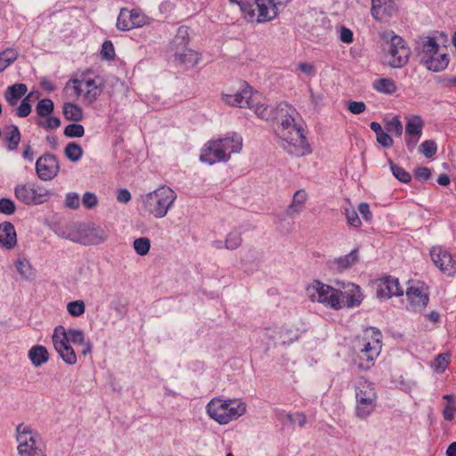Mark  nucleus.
Segmentation results:
<instances>
[{
	"label": "nucleus",
	"instance_id": "1",
	"mask_svg": "<svg viewBox=\"0 0 456 456\" xmlns=\"http://www.w3.org/2000/svg\"><path fill=\"white\" fill-rule=\"evenodd\" d=\"M297 112L291 105L279 117L274 128L275 134L281 142L284 150L294 156H304L311 152L310 145L303 134L300 125L295 121Z\"/></svg>",
	"mask_w": 456,
	"mask_h": 456
},
{
	"label": "nucleus",
	"instance_id": "41",
	"mask_svg": "<svg viewBox=\"0 0 456 456\" xmlns=\"http://www.w3.org/2000/svg\"><path fill=\"white\" fill-rule=\"evenodd\" d=\"M133 247L136 254L141 256H146L151 248V240L147 237H140L134 240Z\"/></svg>",
	"mask_w": 456,
	"mask_h": 456
},
{
	"label": "nucleus",
	"instance_id": "63",
	"mask_svg": "<svg viewBox=\"0 0 456 456\" xmlns=\"http://www.w3.org/2000/svg\"><path fill=\"white\" fill-rule=\"evenodd\" d=\"M297 69L302 73L307 75L310 77H314L316 75V69L313 63L299 62L297 64Z\"/></svg>",
	"mask_w": 456,
	"mask_h": 456
},
{
	"label": "nucleus",
	"instance_id": "28",
	"mask_svg": "<svg viewBox=\"0 0 456 456\" xmlns=\"http://www.w3.org/2000/svg\"><path fill=\"white\" fill-rule=\"evenodd\" d=\"M439 45L434 37H428L421 43V49L418 53L420 63L424 64L425 60L437 55Z\"/></svg>",
	"mask_w": 456,
	"mask_h": 456
},
{
	"label": "nucleus",
	"instance_id": "38",
	"mask_svg": "<svg viewBox=\"0 0 456 456\" xmlns=\"http://www.w3.org/2000/svg\"><path fill=\"white\" fill-rule=\"evenodd\" d=\"M189 43V33L187 27H180L177 33L170 45V50H175V47L186 46Z\"/></svg>",
	"mask_w": 456,
	"mask_h": 456
},
{
	"label": "nucleus",
	"instance_id": "19",
	"mask_svg": "<svg viewBox=\"0 0 456 456\" xmlns=\"http://www.w3.org/2000/svg\"><path fill=\"white\" fill-rule=\"evenodd\" d=\"M338 301L340 305L339 309L358 306L362 301L360 287L354 283H349L344 291L339 290Z\"/></svg>",
	"mask_w": 456,
	"mask_h": 456
},
{
	"label": "nucleus",
	"instance_id": "43",
	"mask_svg": "<svg viewBox=\"0 0 456 456\" xmlns=\"http://www.w3.org/2000/svg\"><path fill=\"white\" fill-rule=\"evenodd\" d=\"M242 243L241 234L237 231L229 232L224 240V247L226 249L234 250L238 248Z\"/></svg>",
	"mask_w": 456,
	"mask_h": 456
},
{
	"label": "nucleus",
	"instance_id": "34",
	"mask_svg": "<svg viewBox=\"0 0 456 456\" xmlns=\"http://www.w3.org/2000/svg\"><path fill=\"white\" fill-rule=\"evenodd\" d=\"M373 88L379 93L393 94L396 92L397 86L392 78H379L373 82Z\"/></svg>",
	"mask_w": 456,
	"mask_h": 456
},
{
	"label": "nucleus",
	"instance_id": "47",
	"mask_svg": "<svg viewBox=\"0 0 456 456\" xmlns=\"http://www.w3.org/2000/svg\"><path fill=\"white\" fill-rule=\"evenodd\" d=\"M66 338L69 343L85 345L86 337L84 332L78 329H69L66 330Z\"/></svg>",
	"mask_w": 456,
	"mask_h": 456
},
{
	"label": "nucleus",
	"instance_id": "26",
	"mask_svg": "<svg viewBox=\"0 0 456 456\" xmlns=\"http://www.w3.org/2000/svg\"><path fill=\"white\" fill-rule=\"evenodd\" d=\"M27 92L28 87L25 84L16 83L6 88L4 96L10 106H15Z\"/></svg>",
	"mask_w": 456,
	"mask_h": 456
},
{
	"label": "nucleus",
	"instance_id": "40",
	"mask_svg": "<svg viewBox=\"0 0 456 456\" xmlns=\"http://www.w3.org/2000/svg\"><path fill=\"white\" fill-rule=\"evenodd\" d=\"M53 110V102L48 98L40 100L36 106V111L39 117H48L52 114Z\"/></svg>",
	"mask_w": 456,
	"mask_h": 456
},
{
	"label": "nucleus",
	"instance_id": "25",
	"mask_svg": "<svg viewBox=\"0 0 456 456\" xmlns=\"http://www.w3.org/2000/svg\"><path fill=\"white\" fill-rule=\"evenodd\" d=\"M222 142L224 153H228L229 158L232 153L239 152L242 148V137L236 133H228L224 138L217 139Z\"/></svg>",
	"mask_w": 456,
	"mask_h": 456
},
{
	"label": "nucleus",
	"instance_id": "7",
	"mask_svg": "<svg viewBox=\"0 0 456 456\" xmlns=\"http://www.w3.org/2000/svg\"><path fill=\"white\" fill-rule=\"evenodd\" d=\"M16 433L17 449L20 456H46L45 446L37 430L29 426L19 424Z\"/></svg>",
	"mask_w": 456,
	"mask_h": 456
},
{
	"label": "nucleus",
	"instance_id": "49",
	"mask_svg": "<svg viewBox=\"0 0 456 456\" xmlns=\"http://www.w3.org/2000/svg\"><path fill=\"white\" fill-rule=\"evenodd\" d=\"M64 134L69 138H80L85 134V128L80 124L72 123L65 127Z\"/></svg>",
	"mask_w": 456,
	"mask_h": 456
},
{
	"label": "nucleus",
	"instance_id": "9",
	"mask_svg": "<svg viewBox=\"0 0 456 456\" xmlns=\"http://www.w3.org/2000/svg\"><path fill=\"white\" fill-rule=\"evenodd\" d=\"M14 195L21 203L35 206L46 202L53 192L36 182H26L14 187Z\"/></svg>",
	"mask_w": 456,
	"mask_h": 456
},
{
	"label": "nucleus",
	"instance_id": "53",
	"mask_svg": "<svg viewBox=\"0 0 456 456\" xmlns=\"http://www.w3.org/2000/svg\"><path fill=\"white\" fill-rule=\"evenodd\" d=\"M130 28H140L146 24V16L137 10L129 11Z\"/></svg>",
	"mask_w": 456,
	"mask_h": 456
},
{
	"label": "nucleus",
	"instance_id": "37",
	"mask_svg": "<svg viewBox=\"0 0 456 456\" xmlns=\"http://www.w3.org/2000/svg\"><path fill=\"white\" fill-rule=\"evenodd\" d=\"M227 414L229 416V422L242 416L246 411V405L243 403H236L232 400H227Z\"/></svg>",
	"mask_w": 456,
	"mask_h": 456
},
{
	"label": "nucleus",
	"instance_id": "23",
	"mask_svg": "<svg viewBox=\"0 0 456 456\" xmlns=\"http://www.w3.org/2000/svg\"><path fill=\"white\" fill-rule=\"evenodd\" d=\"M406 297L414 311L423 310L429 300L428 294L424 292L421 288L415 286L407 288Z\"/></svg>",
	"mask_w": 456,
	"mask_h": 456
},
{
	"label": "nucleus",
	"instance_id": "17",
	"mask_svg": "<svg viewBox=\"0 0 456 456\" xmlns=\"http://www.w3.org/2000/svg\"><path fill=\"white\" fill-rule=\"evenodd\" d=\"M430 256L436 266L443 273L448 275L454 273V261L447 249L442 247H433L430 250Z\"/></svg>",
	"mask_w": 456,
	"mask_h": 456
},
{
	"label": "nucleus",
	"instance_id": "51",
	"mask_svg": "<svg viewBox=\"0 0 456 456\" xmlns=\"http://www.w3.org/2000/svg\"><path fill=\"white\" fill-rule=\"evenodd\" d=\"M67 310L71 316L78 317L84 314L86 305L82 300L71 301L67 305Z\"/></svg>",
	"mask_w": 456,
	"mask_h": 456
},
{
	"label": "nucleus",
	"instance_id": "57",
	"mask_svg": "<svg viewBox=\"0 0 456 456\" xmlns=\"http://www.w3.org/2000/svg\"><path fill=\"white\" fill-rule=\"evenodd\" d=\"M16 207L14 202L8 198L0 199V213L4 215H12L15 212Z\"/></svg>",
	"mask_w": 456,
	"mask_h": 456
},
{
	"label": "nucleus",
	"instance_id": "42",
	"mask_svg": "<svg viewBox=\"0 0 456 456\" xmlns=\"http://www.w3.org/2000/svg\"><path fill=\"white\" fill-rule=\"evenodd\" d=\"M444 399L447 401V403L443 411V416L446 420H452L456 412V402L455 398L452 395H444Z\"/></svg>",
	"mask_w": 456,
	"mask_h": 456
},
{
	"label": "nucleus",
	"instance_id": "45",
	"mask_svg": "<svg viewBox=\"0 0 456 456\" xmlns=\"http://www.w3.org/2000/svg\"><path fill=\"white\" fill-rule=\"evenodd\" d=\"M129 25H131V20H129V10L121 9L117 19V28L119 30L127 31L133 28H130Z\"/></svg>",
	"mask_w": 456,
	"mask_h": 456
},
{
	"label": "nucleus",
	"instance_id": "62",
	"mask_svg": "<svg viewBox=\"0 0 456 456\" xmlns=\"http://www.w3.org/2000/svg\"><path fill=\"white\" fill-rule=\"evenodd\" d=\"M287 419L293 425L297 424L299 427H304L306 423V416L303 412H296L295 414H288Z\"/></svg>",
	"mask_w": 456,
	"mask_h": 456
},
{
	"label": "nucleus",
	"instance_id": "31",
	"mask_svg": "<svg viewBox=\"0 0 456 456\" xmlns=\"http://www.w3.org/2000/svg\"><path fill=\"white\" fill-rule=\"evenodd\" d=\"M6 141V147L8 151L17 150L20 142V132L16 125H10L6 126V133L4 135Z\"/></svg>",
	"mask_w": 456,
	"mask_h": 456
},
{
	"label": "nucleus",
	"instance_id": "58",
	"mask_svg": "<svg viewBox=\"0 0 456 456\" xmlns=\"http://www.w3.org/2000/svg\"><path fill=\"white\" fill-rule=\"evenodd\" d=\"M102 57L107 61L113 60L115 57V50L111 41H104L101 51Z\"/></svg>",
	"mask_w": 456,
	"mask_h": 456
},
{
	"label": "nucleus",
	"instance_id": "11",
	"mask_svg": "<svg viewBox=\"0 0 456 456\" xmlns=\"http://www.w3.org/2000/svg\"><path fill=\"white\" fill-rule=\"evenodd\" d=\"M66 335V329L62 325H58L54 328L52 341L62 361L69 365H74L77 361V354L67 340Z\"/></svg>",
	"mask_w": 456,
	"mask_h": 456
},
{
	"label": "nucleus",
	"instance_id": "60",
	"mask_svg": "<svg viewBox=\"0 0 456 456\" xmlns=\"http://www.w3.org/2000/svg\"><path fill=\"white\" fill-rule=\"evenodd\" d=\"M82 203L86 208H93L98 204V198L95 193L86 191L82 197Z\"/></svg>",
	"mask_w": 456,
	"mask_h": 456
},
{
	"label": "nucleus",
	"instance_id": "24",
	"mask_svg": "<svg viewBox=\"0 0 456 456\" xmlns=\"http://www.w3.org/2000/svg\"><path fill=\"white\" fill-rule=\"evenodd\" d=\"M16 243L17 235L13 224L10 222L0 224V245L6 249H11Z\"/></svg>",
	"mask_w": 456,
	"mask_h": 456
},
{
	"label": "nucleus",
	"instance_id": "2",
	"mask_svg": "<svg viewBox=\"0 0 456 456\" xmlns=\"http://www.w3.org/2000/svg\"><path fill=\"white\" fill-rule=\"evenodd\" d=\"M239 6L248 22L265 23L275 20L291 0H229Z\"/></svg>",
	"mask_w": 456,
	"mask_h": 456
},
{
	"label": "nucleus",
	"instance_id": "6",
	"mask_svg": "<svg viewBox=\"0 0 456 456\" xmlns=\"http://www.w3.org/2000/svg\"><path fill=\"white\" fill-rule=\"evenodd\" d=\"M383 39L386 40V45L383 47V63L394 69L406 65L411 54L406 42L394 32L387 33Z\"/></svg>",
	"mask_w": 456,
	"mask_h": 456
},
{
	"label": "nucleus",
	"instance_id": "33",
	"mask_svg": "<svg viewBox=\"0 0 456 456\" xmlns=\"http://www.w3.org/2000/svg\"><path fill=\"white\" fill-rule=\"evenodd\" d=\"M307 195L304 190H298L293 196L292 202L287 209V214L292 216L294 213H299L305 202L306 201Z\"/></svg>",
	"mask_w": 456,
	"mask_h": 456
},
{
	"label": "nucleus",
	"instance_id": "8",
	"mask_svg": "<svg viewBox=\"0 0 456 456\" xmlns=\"http://www.w3.org/2000/svg\"><path fill=\"white\" fill-rule=\"evenodd\" d=\"M90 75L88 72L84 74L81 78L70 79L66 84L67 88L71 86L76 97L82 95L84 101L89 104L98 99L104 87V80L102 77L98 75L91 77Z\"/></svg>",
	"mask_w": 456,
	"mask_h": 456
},
{
	"label": "nucleus",
	"instance_id": "39",
	"mask_svg": "<svg viewBox=\"0 0 456 456\" xmlns=\"http://www.w3.org/2000/svg\"><path fill=\"white\" fill-rule=\"evenodd\" d=\"M65 156L71 161H78L83 156V149L76 142H69L64 150Z\"/></svg>",
	"mask_w": 456,
	"mask_h": 456
},
{
	"label": "nucleus",
	"instance_id": "27",
	"mask_svg": "<svg viewBox=\"0 0 456 456\" xmlns=\"http://www.w3.org/2000/svg\"><path fill=\"white\" fill-rule=\"evenodd\" d=\"M358 261V248L351 250L347 255L335 258L330 262V267L338 272L350 268Z\"/></svg>",
	"mask_w": 456,
	"mask_h": 456
},
{
	"label": "nucleus",
	"instance_id": "59",
	"mask_svg": "<svg viewBox=\"0 0 456 456\" xmlns=\"http://www.w3.org/2000/svg\"><path fill=\"white\" fill-rule=\"evenodd\" d=\"M80 199L77 192H69L65 198V207L70 209H77L79 208Z\"/></svg>",
	"mask_w": 456,
	"mask_h": 456
},
{
	"label": "nucleus",
	"instance_id": "56",
	"mask_svg": "<svg viewBox=\"0 0 456 456\" xmlns=\"http://www.w3.org/2000/svg\"><path fill=\"white\" fill-rule=\"evenodd\" d=\"M45 120H38L37 125L45 129H56L61 126V119L56 117H45Z\"/></svg>",
	"mask_w": 456,
	"mask_h": 456
},
{
	"label": "nucleus",
	"instance_id": "20",
	"mask_svg": "<svg viewBox=\"0 0 456 456\" xmlns=\"http://www.w3.org/2000/svg\"><path fill=\"white\" fill-rule=\"evenodd\" d=\"M175 57V61L184 68H192L199 63L200 55L199 53L186 46L175 47L170 50Z\"/></svg>",
	"mask_w": 456,
	"mask_h": 456
},
{
	"label": "nucleus",
	"instance_id": "36",
	"mask_svg": "<svg viewBox=\"0 0 456 456\" xmlns=\"http://www.w3.org/2000/svg\"><path fill=\"white\" fill-rule=\"evenodd\" d=\"M19 53L13 48H7L0 53V73L11 66L18 58Z\"/></svg>",
	"mask_w": 456,
	"mask_h": 456
},
{
	"label": "nucleus",
	"instance_id": "55",
	"mask_svg": "<svg viewBox=\"0 0 456 456\" xmlns=\"http://www.w3.org/2000/svg\"><path fill=\"white\" fill-rule=\"evenodd\" d=\"M345 216L348 225L354 228H360L362 222L357 212L354 208H346Z\"/></svg>",
	"mask_w": 456,
	"mask_h": 456
},
{
	"label": "nucleus",
	"instance_id": "32",
	"mask_svg": "<svg viewBox=\"0 0 456 456\" xmlns=\"http://www.w3.org/2000/svg\"><path fill=\"white\" fill-rule=\"evenodd\" d=\"M62 114L67 120L78 122L83 119L82 108L72 102H65L63 104Z\"/></svg>",
	"mask_w": 456,
	"mask_h": 456
},
{
	"label": "nucleus",
	"instance_id": "61",
	"mask_svg": "<svg viewBox=\"0 0 456 456\" xmlns=\"http://www.w3.org/2000/svg\"><path fill=\"white\" fill-rule=\"evenodd\" d=\"M450 361L448 354H440L435 359V366L437 371H444Z\"/></svg>",
	"mask_w": 456,
	"mask_h": 456
},
{
	"label": "nucleus",
	"instance_id": "5",
	"mask_svg": "<svg viewBox=\"0 0 456 456\" xmlns=\"http://www.w3.org/2000/svg\"><path fill=\"white\" fill-rule=\"evenodd\" d=\"M177 195L168 186H160L141 197L143 211L157 219L163 218L173 208Z\"/></svg>",
	"mask_w": 456,
	"mask_h": 456
},
{
	"label": "nucleus",
	"instance_id": "22",
	"mask_svg": "<svg viewBox=\"0 0 456 456\" xmlns=\"http://www.w3.org/2000/svg\"><path fill=\"white\" fill-rule=\"evenodd\" d=\"M356 403H377V394L373 385L365 379H361L355 387Z\"/></svg>",
	"mask_w": 456,
	"mask_h": 456
},
{
	"label": "nucleus",
	"instance_id": "10",
	"mask_svg": "<svg viewBox=\"0 0 456 456\" xmlns=\"http://www.w3.org/2000/svg\"><path fill=\"white\" fill-rule=\"evenodd\" d=\"M306 295L312 302H318L326 307L339 310V289L315 280L307 286Z\"/></svg>",
	"mask_w": 456,
	"mask_h": 456
},
{
	"label": "nucleus",
	"instance_id": "3",
	"mask_svg": "<svg viewBox=\"0 0 456 456\" xmlns=\"http://www.w3.org/2000/svg\"><path fill=\"white\" fill-rule=\"evenodd\" d=\"M54 233L65 240L83 245H97L107 240L104 229L83 223L70 224L53 230Z\"/></svg>",
	"mask_w": 456,
	"mask_h": 456
},
{
	"label": "nucleus",
	"instance_id": "64",
	"mask_svg": "<svg viewBox=\"0 0 456 456\" xmlns=\"http://www.w3.org/2000/svg\"><path fill=\"white\" fill-rule=\"evenodd\" d=\"M377 141L383 147L389 148L393 145L394 141L387 132L384 130L380 132L377 136Z\"/></svg>",
	"mask_w": 456,
	"mask_h": 456
},
{
	"label": "nucleus",
	"instance_id": "18",
	"mask_svg": "<svg viewBox=\"0 0 456 456\" xmlns=\"http://www.w3.org/2000/svg\"><path fill=\"white\" fill-rule=\"evenodd\" d=\"M403 294L399 280L391 276H385L379 280L377 297L379 298H390Z\"/></svg>",
	"mask_w": 456,
	"mask_h": 456
},
{
	"label": "nucleus",
	"instance_id": "29",
	"mask_svg": "<svg viewBox=\"0 0 456 456\" xmlns=\"http://www.w3.org/2000/svg\"><path fill=\"white\" fill-rule=\"evenodd\" d=\"M28 358L35 367H39L49 360V354L44 346H34L28 351Z\"/></svg>",
	"mask_w": 456,
	"mask_h": 456
},
{
	"label": "nucleus",
	"instance_id": "35",
	"mask_svg": "<svg viewBox=\"0 0 456 456\" xmlns=\"http://www.w3.org/2000/svg\"><path fill=\"white\" fill-rule=\"evenodd\" d=\"M423 120L419 116H412L406 123L405 132L407 136H421Z\"/></svg>",
	"mask_w": 456,
	"mask_h": 456
},
{
	"label": "nucleus",
	"instance_id": "52",
	"mask_svg": "<svg viewBox=\"0 0 456 456\" xmlns=\"http://www.w3.org/2000/svg\"><path fill=\"white\" fill-rule=\"evenodd\" d=\"M30 94L25 96L19 107L15 110V114L19 118H26L28 117L32 110L31 105H30Z\"/></svg>",
	"mask_w": 456,
	"mask_h": 456
},
{
	"label": "nucleus",
	"instance_id": "14",
	"mask_svg": "<svg viewBox=\"0 0 456 456\" xmlns=\"http://www.w3.org/2000/svg\"><path fill=\"white\" fill-rule=\"evenodd\" d=\"M222 142L217 140L208 142L201 151L200 160L213 165L216 162L227 161L229 159L228 153H224Z\"/></svg>",
	"mask_w": 456,
	"mask_h": 456
},
{
	"label": "nucleus",
	"instance_id": "44",
	"mask_svg": "<svg viewBox=\"0 0 456 456\" xmlns=\"http://www.w3.org/2000/svg\"><path fill=\"white\" fill-rule=\"evenodd\" d=\"M437 151L436 142L433 140H426L424 141L419 148V151L420 154L425 156L426 158H432Z\"/></svg>",
	"mask_w": 456,
	"mask_h": 456
},
{
	"label": "nucleus",
	"instance_id": "16",
	"mask_svg": "<svg viewBox=\"0 0 456 456\" xmlns=\"http://www.w3.org/2000/svg\"><path fill=\"white\" fill-rule=\"evenodd\" d=\"M287 102H280L275 107L269 106L265 101H259L257 99V95H256V102H254V106L249 108L253 110L254 112L262 119L265 120H276L279 119V117L281 115L283 111L288 110Z\"/></svg>",
	"mask_w": 456,
	"mask_h": 456
},
{
	"label": "nucleus",
	"instance_id": "12",
	"mask_svg": "<svg viewBox=\"0 0 456 456\" xmlns=\"http://www.w3.org/2000/svg\"><path fill=\"white\" fill-rule=\"evenodd\" d=\"M59 162L55 155L45 153L36 161V172L43 181L53 179L59 173Z\"/></svg>",
	"mask_w": 456,
	"mask_h": 456
},
{
	"label": "nucleus",
	"instance_id": "4",
	"mask_svg": "<svg viewBox=\"0 0 456 456\" xmlns=\"http://www.w3.org/2000/svg\"><path fill=\"white\" fill-rule=\"evenodd\" d=\"M381 332L374 327L364 330L362 338L358 341L359 352L353 358V363L358 370H368L373 366L381 350Z\"/></svg>",
	"mask_w": 456,
	"mask_h": 456
},
{
	"label": "nucleus",
	"instance_id": "54",
	"mask_svg": "<svg viewBox=\"0 0 456 456\" xmlns=\"http://www.w3.org/2000/svg\"><path fill=\"white\" fill-rule=\"evenodd\" d=\"M15 265L22 278L28 279L32 275L31 265L26 259H19Z\"/></svg>",
	"mask_w": 456,
	"mask_h": 456
},
{
	"label": "nucleus",
	"instance_id": "50",
	"mask_svg": "<svg viewBox=\"0 0 456 456\" xmlns=\"http://www.w3.org/2000/svg\"><path fill=\"white\" fill-rule=\"evenodd\" d=\"M390 169L393 175L400 182L407 183L411 181V176L410 173L406 172L403 167L394 164L390 161Z\"/></svg>",
	"mask_w": 456,
	"mask_h": 456
},
{
	"label": "nucleus",
	"instance_id": "46",
	"mask_svg": "<svg viewBox=\"0 0 456 456\" xmlns=\"http://www.w3.org/2000/svg\"><path fill=\"white\" fill-rule=\"evenodd\" d=\"M385 128L388 134L401 136L403 134V124L398 117H394L391 120L385 124Z\"/></svg>",
	"mask_w": 456,
	"mask_h": 456
},
{
	"label": "nucleus",
	"instance_id": "13",
	"mask_svg": "<svg viewBox=\"0 0 456 456\" xmlns=\"http://www.w3.org/2000/svg\"><path fill=\"white\" fill-rule=\"evenodd\" d=\"M223 100L226 104L232 107L252 108L256 102V95L253 94L252 88L245 84L244 87L235 94H223Z\"/></svg>",
	"mask_w": 456,
	"mask_h": 456
},
{
	"label": "nucleus",
	"instance_id": "15",
	"mask_svg": "<svg viewBox=\"0 0 456 456\" xmlns=\"http://www.w3.org/2000/svg\"><path fill=\"white\" fill-rule=\"evenodd\" d=\"M265 337L268 340H272L274 344L290 345L297 341L299 338L298 330H293L291 327L283 325L273 329H266Z\"/></svg>",
	"mask_w": 456,
	"mask_h": 456
},
{
	"label": "nucleus",
	"instance_id": "48",
	"mask_svg": "<svg viewBox=\"0 0 456 456\" xmlns=\"http://www.w3.org/2000/svg\"><path fill=\"white\" fill-rule=\"evenodd\" d=\"M377 403H356L355 416L361 419H366L375 410Z\"/></svg>",
	"mask_w": 456,
	"mask_h": 456
},
{
	"label": "nucleus",
	"instance_id": "30",
	"mask_svg": "<svg viewBox=\"0 0 456 456\" xmlns=\"http://www.w3.org/2000/svg\"><path fill=\"white\" fill-rule=\"evenodd\" d=\"M449 64V58L445 53H438L437 55L429 57L428 60H425L424 65L428 69L432 70L434 72H439L444 70Z\"/></svg>",
	"mask_w": 456,
	"mask_h": 456
},
{
	"label": "nucleus",
	"instance_id": "21",
	"mask_svg": "<svg viewBox=\"0 0 456 456\" xmlns=\"http://www.w3.org/2000/svg\"><path fill=\"white\" fill-rule=\"evenodd\" d=\"M228 402L214 398L207 405V412L211 419L219 424L229 423V416L227 414Z\"/></svg>",
	"mask_w": 456,
	"mask_h": 456
}]
</instances>
